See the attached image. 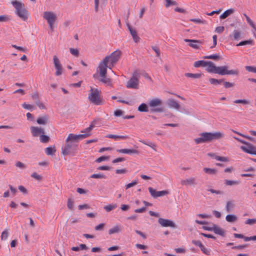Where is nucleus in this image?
<instances>
[{
  "instance_id": "1",
  "label": "nucleus",
  "mask_w": 256,
  "mask_h": 256,
  "mask_svg": "<svg viewBox=\"0 0 256 256\" xmlns=\"http://www.w3.org/2000/svg\"><path fill=\"white\" fill-rule=\"evenodd\" d=\"M200 137L194 139L196 144H202L219 140L224 137V134L220 132H204L200 134Z\"/></svg>"
},
{
  "instance_id": "2",
  "label": "nucleus",
  "mask_w": 256,
  "mask_h": 256,
  "mask_svg": "<svg viewBox=\"0 0 256 256\" xmlns=\"http://www.w3.org/2000/svg\"><path fill=\"white\" fill-rule=\"evenodd\" d=\"M99 120V119L94 120L88 128H86L84 131H82V132H84V134H68V138H66V142H76V144H78V142L80 140H82L84 138L88 137L90 134L89 132L92 130L95 125L96 124L97 121Z\"/></svg>"
},
{
  "instance_id": "3",
  "label": "nucleus",
  "mask_w": 256,
  "mask_h": 256,
  "mask_svg": "<svg viewBox=\"0 0 256 256\" xmlns=\"http://www.w3.org/2000/svg\"><path fill=\"white\" fill-rule=\"evenodd\" d=\"M16 10V14L22 20H26L28 18V13L24 7V5L16 0L12 2Z\"/></svg>"
},
{
  "instance_id": "4",
  "label": "nucleus",
  "mask_w": 256,
  "mask_h": 256,
  "mask_svg": "<svg viewBox=\"0 0 256 256\" xmlns=\"http://www.w3.org/2000/svg\"><path fill=\"white\" fill-rule=\"evenodd\" d=\"M88 99L91 103L96 106L102 104V100L100 95V92L98 89L90 88Z\"/></svg>"
},
{
  "instance_id": "5",
  "label": "nucleus",
  "mask_w": 256,
  "mask_h": 256,
  "mask_svg": "<svg viewBox=\"0 0 256 256\" xmlns=\"http://www.w3.org/2000/svg\"><path fill=\"white\" fill-rule=\"evenodd\" d=\"M120 54V52L116 50L112 52L110 56H106L103 60L108 64V68L112 70L114 66L118 62Z\"/></svg>"
},
{
  "instance_id": "6",
  "label": "nucleus",
  "mask_w": 256,
  "mask_h": 256,
  "mask_svg": "<svg viewBox=\"0 0 256 256\" xmlns=\"http://www.w3.org/2000/svg\"><path fill=\"white\" fill-rule=\"evenodd\" d=\"M78 146V144L74 142L66 141L64 146L62 148V154L65 156L74 154Z\"/></svg>"
},
{
  "instance_id": "7",
  "label": "nucleus",
  "mask_w": 256,
  "mask_h": 256,
  "mask_svg": "<svg viewBox=\"0 0 256 256\" xmlns=\"http://www.w3.org/2000/svg\"><path fill=\"white\" fill-rule=\"evenodd\" d=\"M43 18L47 21L51 30L53 31L54 25L57 18L56 14L53 12L46 11L44 12Z\"/></svg>"
},
{
  "instance_id": "8",
  "label": "nucleus",
  "mask_w": 256,
  "mask_h": 256,
  "mask_svg": "<svg viewBox=\"0 0 256 256\" xmlns=\"http://www.w3.org/2000/svg\"><path fill=\"white\" fill-rule=\"evenodd\" d=\"M220 75H236L238 76L239 74V71L236 70H228V66H218L216 73Z\"/></svg>"
},
{
  "instance_id": "9",
  "label": "nucleus",
  "mask_w": 256,
  "mask_h": 256,
  "mask_svg": "<svg viewBox=\"0 0 256 256\" xmlns=\"http://www.w3.org/2000/svg\"><path fill=\"white\" fill-rule=\"evenodd\" d=\"M108 68V65L105 61L102 60L100 62L96 69L97 72H98L100 76H103L106 74Z\"/></svg>"
},
{
  "instance_id": "10",
  "label": "nucleus",
  "mask_w": 256,
  "mask_h": 256,
  "mask_svg": "<svg viewBox=\"0 0 256 256\" xmlns=\"http://www.w3.org/2000/svg\"><path fill=\"white\" fill-rule=\"evenodd\" d=\"M138 74L136 72L133 74L132 77L127 82L126 87L129 88H138V80L136 78Z\"/></svg>"
},
{
  "instance_id": "11",
  "label": "nucleus",
  "mask_w": 256,
  "mask_h": 256,
  "mask_svg": "<svg viewBox=\"0 0 256 256\" xmlns=\"http://www.w3.org/2000/svg\"><path fill=\"white\" fill-rule=\"evenodd\" d=\"M148 189L151 196L154 198L162 196L168 194V192L166 190H164L162 191H156V190H154L152 187H149Z\"/></svg>"
},
{
  "instance_id": "12",
  "label": "nucleus",
  "mask_w": 256,
  "mask_h": 256,
  "mask_svg": "<svg viewBox=\"0 0 256 256\" xmlns=\"http://www.w3.org/2000/svg\"><path fill=\"white\" fill-rule=\"evenodd\" d=\"M53 60L54 67L56 69L55 73L56 75V76L61 75L62 73V67L59 59L56 56H54L53 57Z\"/></svg>"
},
{
  "instance_id": "13",
  "label": "nucleus",
  "mask_w": 256,
  "mask_h": 256,
  "mask_svg": "<svg viewBox=\"0 0 256 256\" xmlns=\"http://www.w3.org/2000/svg\"><path fill=\"white\" fill-rule=\"evenodd\" d=\"M246 145V146H241L240 148L248 154L256 155V146L248 142Z\"/></svg>"
},
{
  "instance_id": "14",
  "label": "nucleus",
  "mask_w": 256,
  "mask_h": 256,
  "mask_svg": "<svg viewBox=\"0 0 256 256\" xmlns=\"http://www.w3.org/2000/svg\"><path fill=\"white\" fill-rule=\"evenodd\" d=\"M158 223L163 227H175V224L171 220L160 218L158 220Z\"/></svg>"
},
{
  "instance_id": "15",
  "label": "nucleus",
  "mask_w": 256,
  "mask_h": 256,
  "mask_svg": "<svg viewBox=\"0 0 256 256\" xmlns=\"http://www.w3.org/2000/svg\"><path fill=\"white\" fill-rule=\"evenodd\" d=\"M126 26L132 35V38L135 42H138L140 40V37L137 34L136 31L134 29L128 22H126Z\"/></svg>"
},
{
  "instance_id": "16",
  "label": "nucleus",
  "mask_w": 256,
  "mask_h": 256,
  "mask_svg": "<svg viewBox=\"0 0 256 256\" xmlns=\"http://www.w3.org/2000/svg\"><path fill=\"white\" fill-rule=\"evenodd\" d=\"M166 104L170 108L178 110L180 108L179 104L173 98H170L166 102Z\"/></svg>"
},
{
  "instance_id": "17",
  "label": "nucleus",
  "mask_w": 256,
  "mask_h": 256,
  "mask_svg": "<svg viewBox=\"0 0 256 256\" xmlns=\"http://www.w3.org/2000/svg\"><path fill=\"white\" fill-rule=\"evenodd\" d=\"M193 244L196 246H198L200 248L201 250L204 254L210 256V250L207 249L200 241H194Z\"/></svg>"
},
{
  "instance_id": "18",
  "label": "nucleus",
  "mask_w": 256,
  "mask_h": 256,
  "mask_svg": "<svg viewBox=\"0 0 256 256\" xmlns=\"http://www.w3.org/2000/svg\"><path fill=\"white\" fill-rule=\"evenodd\" d=\"M30 130L34 136H37L40 134H44V129L41 128L32 126Z\"/></svg>"
},
{
  "instance_id": "19",
  "label": "nucleus",
  "mask_w": 256,
  "mask_h": 256,
  "mask_svg": "<svg viewBox=\"0 0 256 256\" xmlns=\"http://www.w3.org/2000/svg\"><path fill=\"white\" fill-rule=\"evenodd\" d=\"M212 231H213L216 234H219L222 236H224V230L216 226V224H213V226L212 227Z\"/></svg>"
},
{
  "instance_id": "20",
  "label": "nucleus",
  "mask_w": 256,
  "mask_h": 256,
  "mask_svg": "<svg viewBox=\"0 0 256 256\" xmlns=\"http://www.w3.org/2000/svg\"><path fill=\"white\" fill-rule=\"evenodd\" d=\"M208 64L206 66H207L206 70L208 72H212V73H216V70L218 66H216L212 62H207Z\"/></svg>"
},
{
  "instance_id": "21",
  "label": "nucleus",
  "mask_w": 256,
  "mask_h": 256,
  "mask_svg": "<svg viewBox=\"0 0 256 256\" xmlns=\"http://www.w3.org/2000/svg\"><path fill=\"white\" fill-rule=\"evenodd\" d=\"M106 138H113L115 140H126L129 138L128 136H119V135H115V134H108L106 136Z\"/></svg>"
},
{
  "instance_id": "22",
  "label": "nucleus",
  "mask_w": 256,
  "mask_h": 256,
  "mask_svg": "<svg viewBox=\"0 0 256 256\" xmlns=\"http://www.w3.org/2000/svg\"><path fill=\"white\" fill-rule=\"evenodd\" d=\"M149 106L151 108H154L162 104V100L160 98H154L149 102Z\"/></svg>"
},
{
  "instance_id": "23",
  "label": "nucleus",
  "mask_w": 256,
  "mask_h": 256,
  "mask_svg": "<svg viewBox=\"0 0 256 256\" xmlns=\"http://www.w3.org/2000/svg\"><path fill=\"white\" fill-rule=\"evenodd\" d=\"M117 152L120 153H122V154H137L138 153V150H131V149H119L117 150Z\"/></svg>"
},
{
  "instance_id": "24",
  "label": "nucleus",
  "mask_w": 256,
  "mask_h": 256,
  "mask_svg": "<svg viewBox=\"0 0 256 256\" xmlns=\"http://www.w3.org/2000/svg\"><path fill=\"white\" fill-rule=\"evenodd\" d=\"M234 12V8H230L228 10H227L225 12H224L220 16V19H225L227 17H228L229 16L233 14Z\"/></svg>"
},
{
  "instance_id": "25",
  "label": "nucleus",
  "mask_w": 256,
  "mask_h": 256,
  "mask_svg": "<svg viewBox=\"0 0 256 256\" xmlns=\"http://www.w3.org/2000/svg\"><path fill=\"white\" fill-rule=\"evenodd\" d=\"M56 152V149L54 146H50L46 148L45 149V152L47 155L52 156Z\"/></svg>"
},
{
  "instance_id": "26",
  "label": "nucleus",
  "mask_w": 256,
  "mask_h": 256,
  "mask_svg": "<svg viewBox=\"0 0 256 256\" xmlns=\"http://www.w3.org/2000/svg\"><path fill=\"white\" fill-rule=\"evenodd\" d=\"M240 32L238 30H234L232 34L230 35V38L232 40H238L240 38Z\"/></svg>"
},
{
  "instance_id": "27",
  "label": "nucleus",
  "mask_w": 256,
  "mask_h": 256,
  "mask_svg": "<svg viewBox=\"0 0 256 256\" xmlns=\"http://www.w3.org/2000/svg\"><path fill=\"white\" fill-rule=\"evenodd\" d=\"M100 80L102 82V83L108 85V86H111L112 85V80L110 78L106 77V75L103 76H100Z\"/></svg>"
},
{
  "instance_id": "28",
  "label": "nucleus",
  "mask_w": 256,
  "mask_h": 256,
  "mask_svg": "<svg viewBox=\"0 0 256 256\" xmlns=\"http://www.w3.org/2000/svg\"><path fill=\"white\" fill-rule=\"evenodd\" d=\"M48 120V118L46 116L39 118L37 119L36 122L39 124H45Z\"/></svg>"
},
{
  "instance_id": "29",
  "label": "nucleus",
  "mask_w": 256,
  "mask_h": 256,
  "mask_svg": "<svg viewBox=\"0 0 256 256\" xmlns=\"http://www.w3.org/2000/svg\"><path fill=\"white\" fill-rule=\"evenodd\" d=\"M208 62L204 60H198L194 62V66L196 68H198L200 66L205 67L207 66Z\"/></svg>"
},
{
  "instance_id": "30",
  "label": "nucleus",
  "mask_w": 256,
  "mask_h": 256,
  "mask_svg": "<svg viewBox=\"0 0 256 256\" xmlns=\"http://www.w3.org/2000/svg\"><path fill=\"white\" fill-rule=\"evenodd\" d=\"M138 110L140 112H148V108L146 104L142 103L138 107Z\"/></svg>"
},
{
  "instance_id": "31",
  "label": "nucleus",
  "mask_w": 256,
  "mask_h": 256,
  "mask_svg": "<svg viewBox=\"0 0 256 256\" xmlns=\"http://www.w3.org/2000/svg\"><path fill=\"white\" fill-rule=\"evenodd\" d=\"M226 221L230 222H233L237 220V217L234 214H228L226 216Z\"/></svg>"
},
{
  "instance_id": "32",
  "label": "nucleus",
  "mask_w": 256,
  "mask_h": 256,
  "mask_svg": "<svg viewBox=\"0 0 256 256\" xmlns=\"http://www.w3.org/2000/svg\"><path fill=\"white\" fill-rule=\"evenodd\" d=\"M9 229L4 230L2 233L1 240H6L9 236Z\"/></svg>"
},
{
  "instance_id": "33",
  "label": "nucleus",
  "mask_w": 256,
  "mask_h": 256,
  "mask_svg": "<svg viewBox=\"0 0 256 256\" xmlns=\"http://www.w3.org/2000/svg\"><path fill=\"white\" fill-rule=\"evenodd\" d=\"M204 171L209 174H216L217 170H216L214 168H204Z\"/></svg>"
},
{
  "instance_id": "34",
  "label": "nucleus",
  "mask_w": 256,
  "mask_h": 256,
  "mask_svg": "<svg viewBox=\"0 0 256 256\" xmlns=\"http://www.w3.org/2000/svg\"><path fill=\"white\" fill-rule=\"evenodd\" d=\"M202 44V42L200 40H193V48L196 50L200 49V44Z\"/></svg>"
},
{
  "instance_id": "35",
  "label": "nucleus",
  "mask_w": 256,
  "mask_h": 256,
  "mask_svg": "<svg viewBox=\"0 0 256 256\" xmlns=\"http://www.w3.org/2000/svg\"><path fill=\"white\" fill-rule=\"evenodd\" d=\"M120 231V228L118 226H116L108 230V234H112L116 233H118Z\"/></svg>"
},
{
  "instance_id": "36",
  "label": "nucleus",
  "mask_w": 256,
  "mask_h": 256,
  "mask_svg": "<svg viewBox=\"0 0 256 256\" xmlns=\"http://www.w3.org/2000/svg\"><path fill=\"white\" fill-rule=\"evenodd\" d=\"M117 207V205L116 204H108L104 206V209L107 212H109L114 209H115Z\"/></svg>"
},
{
  "instance_id": "37",
  "label": "nucleus",
  "mask_w": 256,
  "mask_h": 256,
  "mask_svg": "<svg viewBox=\"0 0 256 256\" xmlns=\"http://www.w3.org/2000/svg\"><path fill=\"white\" fill-rule=\"evenodd\" d=\"M205 59H212L214 60H219L220 58L218 54H214L210 55L208 56H206L204 57Z\"/></svg>"
},
{
  "instance_id": "38",
  "label": "nucleus",
  "mask_w": 256,
  "mask_h": 256,
  "mask_svg": "<svg viewBox=\"0 0 256 256\" xmlns=\"http://www.w3.org/2000/svg\"><path fill=\"white\" fill-rule=\"evenodd\" d=\"M253 43V40L251 39H250L248 40H244L240 42H239L238 44H236V46H245L247 44H252Z\"/></svg>"
},
{
  "instance_id": "39",
  "label": "nucleus",
  "mask_w": 256,
  "mask_h": 256,
  "mask_svg": "<svg viewBox=\"0 0 256 256\" xmlns=\"http://www.w3.org/2000/svg\"><path fill=\"white\" fill-rule=\"evenodd\" d=\"M140 142H142V144H144L146 145H147V146H149L150 147L152 148L155 151L156 150V146L154 142H146L144 140H140Z\"/></svg>"
},
{
  "instance_id": "40",
  "label": "nucleus",
  "mask_w": 256,
  "mask_h": 256,
  "mask_svg": "<svg viewBox=\"0 0 256 256\" xmlns=\"http://www.w3.org/2000/svg\"><path fill=\"white\" fill-rule=\"evenodd\" d=\"M244 16L246 17V21L248 22V23L254 29V30H256V26H255V24H254L253 22L252 21V20L250 18V17L247 16L246 14H244Z\"/></svg>"
},
{
  "instance_id": "41",
  "label": "nucleus",
  "mask_w": 256,
  "mask_h": 256,
  "mask_svg": "<svg viewBox=\"0 0 256 256\" xmlns=\"http://www.w3.org/2000/svg\"><path fill=\"white\" fill-rule=\"evenodd\" d=\"M239 181L237 180H226L224 184L227 186H232V185H238L240 184Z\"/></svg>"
},
{
  "instance_id": "42",
  "label": "nucleus",
  "mask_w": 256,
  "mask_h": 256,
  "mask_svg": "<svg viewBox=\"0 0 256 256\" xmlns=\"http://www.w3.org/2000/svg\"><path fill=\"white\" fill-rule=\"evenodd\" d=\"M209 81L211 84H221L224 80H217L214 78H210L209 79Z\"/></svg>"
},
{
  "instance_id": "43",
  "label": "nucleus",
  "mask_w": 256,
  "mask_h": 256,
  "mask_svg": "<svg viewBox=\"0 0 256 256\" xmlns=\"http://www.w3.org/2000/svg\"><path fill=\"white\" fill-rule=\"evenodd\" d=\"M193 22L202 24H207L206 20L201 18H193Z\"/></svg>"
},
{
  "instance_id": "44",
  "label": "nucleus",
  "mask_w": 256,
  "mask_h": 256,
  "mask_svg": "<svg viewBox=\"0 0 256 256\" xmlns=\"http://www.w3.org/2000/svg\"><path fill=\"white\" fill-rule=\"evenodd\" d=\"M49 140H50L49 136H48L46 135H44V134H42L40 136V141L42 142L46 143V142H48L49 141Z\"/></svg>"
},
{
  "instance_id": "45",
  "label": "nucleus",
  "mask_w": 256,
  "mask_h": 256,
  "mask_svg": "<svg viewBox=\"0 0 256 256\" xmlns=\"http://www.w3.org/2000/svg\"><path fill=\"white\" fill-rule=\"evenodd\" d=\"M90 178H105L106 176L102 174H92L90 176Z\"/></svg>"
},
{
  "instance_id": "46",
  "label": "nucleus",
  "mask_w": 256,
  "mask_h": 256,
  "mask_svg": "<svg viewBox=\"0 0 256 256\" xmlns=\"http://www.w3.org/2000/svg\"><path fill=\"white\" fill-rule=\"evenodd\" d=\"M235 104H250V102L246 100H236L234 101Z\"/></svg>"
},
{
  "instance_id": "47",
  "label": "nucleus",
  "mask_w": 256,
  "mask_h": 256,
  "mask_svg": "<svg viewBox=\"0 0 256 256\" xmlns=\"http://www.w3.org/2000/svg\"><path fill=\"white\" fill-rule=\"evenodd\" d=\"M67 206L70 210H72L74 208V201L71 198L68 200Z\"/></svg>"
},
{
  "instance_id": "48",
  "label": "nucleus",
  "mask_w": 256,
  "mask_h": 256,
  "mask_svg": "<svg viewBox=\"0 0 256 256\" xmlns=\"http://www.w3.org/2000/svg\"><path fill=\"white\" fill-rule=\"evenodd\" d=\"M181 184L182 185L190 186L192 184V179L189 178L186 180H182L181 181Z\"/></svg>"
},
{
  "instance_id": "49",
  "label": "nucleus",
  "mask_w": 256,
  "mask_h": 256,
  "mask_svg": "<svg viewBox=\"0 0 256 256\" xmlns=\"http://www.w3.org/2000/svg\"><path fill=\"white\" fill-rule=\"evenodd\" d=\"M70 52L72 55L76 56H78L79 55V51L78 49L70 48Z\"/></svg>"
},
{
  "instance_id": "50",
  "label": "nucleus",
  "mask_w": 256,
  "mask_h": 256,
  "mask_svg": "<svg viewBox=\"0 0 256 256\" xmlns=\"http://www.w3.org/2000/svg\"><path fill=\"white\" fill-rule=\"evenodd\" d=\"M245 224H246L253 225L256 224V218L252 219L248 218L245 222Z\"/></svg>"
},
{
  "instance_id": "51",
  "label": "nucleus",
  "mask_w": 256,
  "mask_h": 256,
  "mask_svg": "<svg viewBox=\"0 0 256 256\" xmlns=\"http://www.w3.org/2000/svg\"><path fill=\"white\" fill-rule=\"evenodd\" d=\"M138 184L137 180H134L132 182L129 183L125 186L126 189H128L129 188H130L132 186H135Z\"/></svg>"
},
{
  "instance_id": "52",
  "label": "nucleus",
  "mask_w": 256,
  "mask_h": 256,
  "mask_svg": "<svg viewBox=\"0 0 256 256\" xmlns=\"http://www.w3.org/2000/svg\"><path fill=\"white\" fill-rule=\"evenodd\" d=\"M166 2V8L173 5H176V2L172 0H165Z\"/></svg>"
},
{
  "instance_id": "53",
  "label": "nucleus",
  "mask_w": 256,
  "mask_h": 256,
  "mask_svg": "<svg viewBox=\"0 0 256 256\" xmlns=\"http://www.w3.org/2000/svg\"><path fill=\"white\" fill-rule=\"evenodd\" d=\"M224 87L226 88L233 87L234 86V83L230 82H224L223 83Z\"/></svg>"
},
{
  "instance_id": "54",
  "label": "nucleus",
  "mask_w": 256,
  "mask_h": 256,
  "mask_svg": "<svg viewBox=\"0 0 256 256\" xmlns=\"http://www.w3.org/2000/svg\"><path fill=\"white\" fill-rule=\"evenodd\" d=\"M109 158L108 156H102L96 159V160L97 162H102L106 160Z\"/></svg>"
},
{
  "instance_id": "55",
  "label": "nucleus",
  "mask_w": 256,
  "mask_h": 256,
  "mask_svg": "<svg viewBox=\"0 0 256 256\" xmlns=\"http://www.w3.org/2000/svg\"><path fill=\"white\" fill-rule=\"evenodd\" d=\"M246 70L256 73V67H254L252 66H246L245 67Z\"/></svg>"
},
{
  "instance_id": "56",
  "label": "nucleus",
  "mask_w": 256,
  "mask_h": 256,
  "mask_svg": "<svg viewBox=\"0 0 256 256\" xmlns=\"http://www.w3.org/2000/svg\"><path fill=\"white\" fill-rule=\"evenodd\" d=\"M215 159L217 160L221 161V162H228V159L226 157H223L220 156H217L215 157Z\"/></svg>"
},
{
  "instance_id": "57",
  "label": "nucleus",
  "mask_w": 256,
  "mask_h": 256,
  "mask_svg": "<svg viewBox=\"0 0 256 256\" xmlns=\"http://www.w3.org/2000/svg\"><path fill=\"white\" fill-rule=\"evenodd\" d=\"M224 30V28L223 26H220L216 28L215 32L218 34L222 33Z\"/></svg>"
},
{
  "instance_id": "58",
  "label": "nucleus",
  "mask_w": 256,
  "mask_h": 256,
  "mask_svg": "<svg viewBox=\"0 0 256 256\" xmlns=\"http://www.w3.org/2000/svg\"><path fill=\"white\" fill-rule=\"evenodd\" d=\"M31 176L32 177L38 180H40L42 178V176L40 174H38L36 172H34Z\"/></svg>"
},
{
  "instance_id": "59",
  "label": "nucleus",
  "mask_w": 256,
  "mask_h": 256,
  "mask_svg": "<svg viewBox=\"0 0 256 256\" xmlns=\"http://www.w3.org/2000/svg\"><path fill=\"white\" fill-rule=\"evenodd\" d=\"M152 48L155 52L156 53V56L158 57H159L160 56V50L159 48L157 46H152Z\"/></svg>"
},
{
  "instance_id": "60",
  "label": "nucleus",
  "mask_w": 256,
  "mask_h": 256,
  "mask_svg": "<svg viewBox=\"0 0 256 256\" xmlns=\"http://www.w3.org/2000/svg\"><path fill=\"white\" fill-rule=\"evenodd\" d=\"M126 168L118 169L116 170V173L117 174H124L127 172Z\"/></svg>"
},
{
  "instance_id": "61",
  "label": "nucleus",
  "mask_w": 256,
  "mask_h": 256,
  "mask_svg": "<svg viewBox=\"0 0 256 256\" xmlns=\"http://www.w3.org/2000/svg\"><path fill=\"white\" fill-rule=\"evenodd\" d=\"M208 191L211 192L212 193H213V194H223V192L220 191V190H214V189H208Z\"/></svg>"
},
{
  "instance_id": "62",
  "label": "nucleus",
  "mask_w": 256,
  "mask_h": 256,
  "mask_svg": "<svg viewBox=\"0 0 256 256\" xmlns=\"http://www.w3.org/2000/svg\"><path fill=\"white\" fill-rule=\"evenodd\" d=\"M110 168V167L108 166H103L98 167L97 169L100 170H108Z\"/></svg>"
},
{
  "instance_id": "63",
  "label": "nucleus",
  "mask_w": 256,
  "mask_h": 256,
  "mask_svg": "<svg viewBox=\"0 0 256 256\" xmlns=\"http://www.w3.org/2000/svg\"><path fill=\"white\" fill-rule=\"evenodd\" d=\"M8 20V18L6 15L0 16V22H6Z\"/></svg>"
},
{
  "instance_id": "64",
  "label": "nucleus",
  "mask_w": 256,
  "mask_h": 256,
  "mask_svg": "<svg viewBox=\"0 0 256 256\" xmlns=\"http://www.w3.org/2000/svg\"><path fill=\"white\" fill-rule=\"evenodd\" d=\"M232 207V204L231 202L229 201L227 202L226 206V210L228 212H230L231 208Z\"/></svg>"
}]
</instances>
